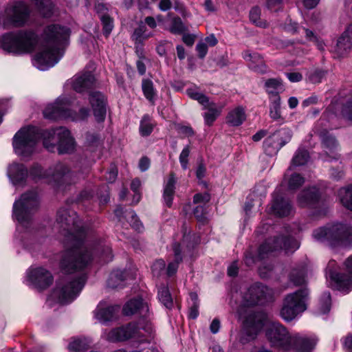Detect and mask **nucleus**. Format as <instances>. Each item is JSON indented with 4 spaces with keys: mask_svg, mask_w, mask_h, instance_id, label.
Wrapping results in <instances>:
<instances>
[{
    "mask_svg": "<svg viewBox=\"0 0 352 352\" xmlns=\"http://www.w3.org/2000/svg\"><path fill=\"white\" fill-rule=\"evenodd\" d=\"M56 223L66 232L68 248L60 261V267L65 273L72 274L85 269L94 258L93 251L100 252L104 262L111 261L113 256L110 247L100 244L93 248L84 242L85 230L75 211L60 208L57 212Z\"/></svg>",
    "mask_w": 352,
    "mask_h": 352,
    "instance_id": "f257e3e1",
    "label": "nucleus"
},
{
    "mask_svg": "<svg viewBox=\"0 0 352 352\" xmlns=\"http://www.w3.org/2000/svg\"><path fill=\"white\" fill-rule=\"evenodd\" d=\"M41 138L43 146L50 152L57 149L60 154H64L74 150V140L66 128L59 127L41 132L36 127L28 126L22 128L15 134L13 139L15 152L24 157L31 155L36 142Z\"/></svg>",
    "mask_w": 352,
    "mask_h": 352,
    "instance_id": "f03ea898",
    "label": "nucleus"
},
{
    "mask_svg": "<svg viewBox=\"0 0 352 352\" xmlns=\"http://www.w3.org/2000/svg\"><path fill=\"white\" fill-rule=\"evenodd\" d=\"M69 37V28L59 25H47L41 35L42 47L35 55L40 69L54 65L59 60L60 50L66 45Z\"/></svg>",
    "mask_w": 352,
    "mask_h": 352,
    "instance_id": "7ed1b4c3",
    "label": "nucleus"
},
{
    "mask_svg": "<svg viewBox=\"0 0 352 352\" xmlns=\"http://www.w3.org/2000/svg\"><path fill=\"white\" fill-rule=\"evenodd\" d=\"M154 329L150 321L129 322L126 325L112 329L105 335L109 342H122L134 338L138 342H150L153 338Z\"/></svg>",
    "mask_w": 352,
    "mask_h": 352,
    "instance_id": "20e7f679",
    "label": "nucleus"
},
{
    "mask_svg": "<svg viewBox=\"0 0 352 352\" xmlns=\"http://www.w3.org/2000/svg\"><path fill=\"white\" fill-rule=\"evenodd\" d=\"M312 236L316 241L333 247L352 245V228L341 223L315 229Z\"/></svg>",
    "mask_w": 352,
    "mask_h": 352,
    "instance_id": "39448f33",
    "label": "nucleus"
},
{
    "mask_svg": "<svg viewBox=\"0 0 352 352\" xmlns=\"http://www.w3.org/2000/svg\"><path fill=\"white\" fill-rule=\"evenodd\" d=\"M38 43L37 34L32 30H19L5 34L0 41V47L14 54L32 52Z\"/></svg>",
    "mask_w": 352,
    "mask_h": 352,
    "instance_id": "423d86ee",
    "label": "nucleus"
},
{
    "mask_svg": "<svg viewBox=\"0 0 352 352\" xmlns=\"http://www.w3.org/2000/svg\"><path fill=\"white\" fill-rule=\"evenodd\" d=\"M86 280L87 275L85 273L75 276H65L57 280L51 297L60 303L70 302L79 294Z\"/></svg>",
    "mask_w": 352,
    "mask_h": 352,
    "instance_id": "0eeeda50",
    "label": "nucleus"
},
{
    "mask_svg": "<svg viewBox=\"0 0 352 352\" xmlns=\"http://www.w3.org/2000/svg\"><path fill=\"white\" fill-rule=\"evenodd\" d=\"M309 295V291L305 287L286 295L280 310V316L287 322L293 320L299 314L307 309L306 302Z\"/></svg>",
    "mask_w": 352,
    "mask_h": 352,
    "instance_id": "6e6552de",
    "label": "nucleus"
},
{
    "mask_svg": "<svg viewBox=\"0 0 352 352\" xmlns=\"http://www.w3.org/2000/svg\"><path fill=\"white\" fill-rule=\"evenodd\" d=\"M71 102L65 97L58 98L53 104H49L43 111L44 117L51 120L70 118L72 120H82L87 118L89 111L87 108H81L78 113L74 112Z\"/></svg>",
    "mask_w": 352,
    "mask_h": 352,
    "instance_id": "1a4fd4ad",
    "label": "nucleus"
},
{
    "mask_svg": "<svg viewBox=\"0 0 352 352\" xmlns=\"http://www.w3.org/2000/svg\"><path fill=\"white\" fill-rule=\"evenodd\" d=\"M30 14L28 6L23 1L8 3L4 10L3 26L9 28H21L28 22Z\"/></svg>",
    "mask_w": 352,
    "mask_h": 352,
    "instance_id": "9d476101",
    "label": "nucleus"
},
{
    "mask_svg": "<svg viewBox=\"0 0 352 352\" xmlns=\"http://www.w3.org/2000/svg\"><path fill=\"white\" fill-rule=\"evenodd\" d=\"M38 206L37 194L34 191L24 193L13 206V215L21 224L28 223Z\"/></svg>",
    "mask_w": 352,
    "mask_h": 352,
    "instance_id": "9b49d317",
    "label": "nucleus"
},
{
    "mask_svg": "<svg viewBox=\"0 0 352 352\" xmlns=\"http://www.w3.org/2000/svg\"><path fill=\"white\" fill-rule=\"evenodd\" d=\"M265 336L272 347L283 352L291 351L292 333L279 322H272L266 329Z\"/></svg>",
    "mask_w": 352,
    "mask_h": 352,
    "instance_id": "f8f14e48",
    "label": "nucleus"
},
{
    "mask_svg": "<svg viewBox=\"0 0 352 352\" xmlns=\"http://www.w3.org/2000/svg\"><path fill=\"white\" fill-rule=\"evenodd\" d=\"M88 173V168L79 171H71L67 165L58 163L48 171V177H51L52 179L60 186L65 184H76L81 179H85Z\"/></svg>",
    "mask_w": 352,
    "mask_h": 352,
    "instance_id": "ddd939ff",
    "label": "nucleus"
},
{
    "mask_svg": "<svg viewBox=\"0 0 352 352\" xmlns=\"http://www.w3.org/2000/svg\"><path fill=\"white\" fill-rule=\"evenodd\" d=\"M298 248V242L290 236H282L276 239H268L259 247L258 258L263 259L267 257L269 254L280 249L289 251Z\"/></svg>",
    "mask_w": 352,
    "mask_h": 352,
    "instance_id": "4468645a",
    "label": "nucleus"
},
{
    "mask_svg": "<svg viewBox=\"0 0 352 352\" xmlns=\"http://www.w3.org/2000/svg\"><path fill=\"white\" fill-rule=\"evenodd\" d=\"M336 262L330 261L327 267V276L333 280L338 289L348 292L352 289V255L350 256L344 262L346 272L349 275L344 274L336 273L331 269Z\"/></svg>",
    "mask_w": 352,
    "mask_h": 352,
    "instance_id": "2eb2a0df",
    "label": "nucleus"
},
{
    "mask_svg": "<svg viewBox=\"0 0 352 352\" xmlns=\"http://www.w3.org/2000/svg\"><path fill=\"white\" fill-rule=\"evenodd\" d=\"M292 137V132L289 129H281L276 131L265 140L263 144L265 152L270 155L276 154L283 146L291 140Z\"/></svg>",
    "mask_w": 352,
    "mask_h": 352,
    "instance_id": "dca6fc26",
    "label": "nucleus"
},
{
    "mask_svg": "<svg viewBox=\"0 0 352 352\" xmlns=\"http://www.w3.org/2000/svg\"><path fill=\"white\" fill-rule=\"evenodd\" d=\"M264 316L260 312H250L243 321V333L247 338L242 337L241 342L244 343L254 339L257 333L263 327Z\"/></svg>",
    "mask_w": 352,
    "mask_h": 352,
    "instance_id": "f3484780",
    "label": "nucleus"
},
{
    "mask_svg": "<svg viewBox=\"0 0 352 352\" xmlns=\"http://www.w3.org/2000/svg\"><path fill=\"white\" fill-rule=\"evenodd\" d=\"M273 291L261 283H255L250 287L245 295V299L250 305L263 303L265 301L272 300Z\"/></svg>",
    "mask_w": 352,
    "mask_h": 352,
    "instance_id": "a211bd4d",
    "label": "nucleus"
},
{
    "mask_svg": "<svg viewBox=\"0 0 352 352\" xmlns=\"http://www.w3.org/2000/svg\"><path fill=\"white\" fill-rule=\"evenodd\" d=\"M28 278L32 284L40 290L47 289L54 281L52 273L43 267L32 269L29 272Z\"/></svg>",
    "mask_w": 352,
    "mask_h": 352,
    "instance_id": "6ab92c4d",
    "label": "nucleus"
},
{
    "mask_svg": "<svg viewBox=\"0 0 352 352\" xmlns=\"http://www.w3.org/2000/svg\"><path fill=\"white\" fill-rule=\"evenodd\" d=\"M122 311L125 316L139 314L142 318L139 321H150L146 320L149 314L148 303L141 298H134L126 302L123 307Z\"/></svg>",
    "mask_w": 352,
    "mask_h": 352,
    "instance_id": "aec40b11",
    "label": "nucleus"
},
{
    "mask_svg": "<svg viewBox=\"0 0 352 352\" xmlns=\"http://www.w3.org/2000/svg\"><path fill=\"white\" fill-rule=\"evenodd\" d=\"M89 100L96 120L98 122L104 121L107 113V98L100 91H94L89 94Z\"/></svg>",
    "mask_w": 352,
    "mask_h": 352,
    "instance_id": "412c9836",
    "label": "nucleus"
},
{
    "mask_svg": "<svg viewBox=\"0 0 352 352\" xmlns=\"http://www.w3.org/2000/svg\"><path fill=\"white\" fill-rule=\"evenodd\" d=\"M320 198V192L316 186L304 189L298 195L297 203L301 208L311 207L316 204Z\"/></svg>",
    "mask_w": 352,
    "mask_h": 352,
    "instance_id": "4be33fe9",
    "label": "nucleus"
},
{
    "mask_svg": "<svg viewBox=\"0 0 352 352\" xmlns=\"http://www.w3.org/2000/svg\"><path fill=\"white\" fill-rule=\"evenodd\" d=\"M316 342L314 340L297 333L292 334L291 339V351L296 352H311Z\"/></svg>",
    "mask_w": 352,
    "mask_h": 352,
    "instance_id": "5701e85b",
    "label": "nucleus"
},
{
    "mask_svg": "<svg viewBox=\"0 0 352 352\" xmlns=\"http://www.w3.org/2000/svg\"><path fill=\"white\" fill-rule=\"evenodd\" d=\"M243 57L248 63V66L251 69L260 74L267 72V67L261 54L247 51L243 54Z\"/></svg>",
    "mask_w": 352,
    "mask_h": 352,
    "instance_id": "b1692460",
    "label": "nucleus"
},
{
    "mask_svg": "<svg viewBox=\"0 0 352 352\" xmlns=\"http://www.w3.org/2000/svg\"><path fill=\"white\" fill-rule=\"evenodd\" d=\"M120 307L116 305H106L100 302L94 311L95 317L102 322L111 321L116 318Z\"/></svg>",
    "mask_w": 352,
    "mask_h": 352,
    "instance_id": "393cba45",
    "label": "nucleus"
},
{
    "mask_svg": "<svg viewBox=\"0 0 352 352\" xmlns=\"http://www.w3.org/2000/svg\"><path fill=\"white\" fill-rule=\"evenodd\" d=\"M95 83V78L90 72H85L75 76L72 82L73 89L78 93H82L91 88Z\"/></svg>",
    "mask_w": 352,
    "mask_h": 352,
    "instance_id": "a878e982",
    "label": "nucleus"
},
{
    "mask_svg": "<svg viewBox=\"0 0 352 352\" xmlns=\"http://www.w3.org/2000/svg\"><path fill=\"white\" fill-rule=\"evenodd\" d=\"M270 212L277 217H286L293 210V207L288 200L282 197H274L270 206Z\"/></svg>",
    "mask_w": 352,
    "mask_h": 352,
    "instance_id": "bb28decb",
    "label": "nucleus"
},
{
    "mask_svg": "<svg viewBox=\"0 0 352 352\" xmlns=\"http://www.w3.org/2000/svg\"><path fill=\"white\" fill-rule=\"evenodd\" d=\"M322 144L325 149L324 155L333 159H338L339 155L337 153L338 145L334 137L329 134L327 131H321L319 134Z\"/></svg>",
    "mask_w": 352,
    "mask_h": 352,
    "instance_id": "cd10ccee",
    "label": "nucleus"
},
{
    "mask_svg": "<svg viewBox=\"0 0 352 352\" xmlns=\"http://www.w3.org/2000/svg\"><path fill=\"white\" fill-rule=\"evenodd\" d=\"M264 88L270 99L280 97L279 94L284 91L283 80L280 78H268L265 80Z\"/></svg>",
    "mask_w": 352,
    "mask_h": 352,
    "instance_id": "c85d7f7f",
    "label": "nucleus"
},
{
    "mask_svg": "<svg viewBox=\"0 0 352 352\" xmlns=\"http://www.w3.org/2000/svg\"><path fill=\"white\" fill-rule=\"evenodd\" d=\"M176 177L174 173H170L167 181L164 184L163 198L166 205L171 207L175 195Z\"/></svg>",
    "mask_w": 352,
    "mask_h": 352,
    "instance_id": "c756f323",
    "label": "nucleus"
},
{
    "mask_svg": "<svg viewBox=\"0 0 352 352\" xmlns=\"http://www.w3.org/2000/svg\"><path fill=\"white\" fill-rule=\"evenodd\" d=\"M351 49L352 38L342 34L333 48V53L338 58H340L348 54Z\"/></svg>",
    "mask_w": 352,
    "mask_h": 352,
    "instance_id": "7c9ffc66",
    "label": "nucleus"
},
{
    "mask_svg": "<svg viewBox=\"0 0 352 352\" xmlns=\"http://www.w3.org/2000/svg\"><path fill=\"white\" fill-rule=\"evenodd\" d=\"M245 110L241 107H238L229 112L227 116V122L234 126L241 125L245 120Z\"/></svg>",
    "mask_w": 352,
    "mask_h": 352,
    "instance_id": "2f4dec72",
    "label": "nucleus"
},
{
    "mask_svg": "<svg viewBox=\"0 0 352 352\" xmlns=\"http://www.w3.org/2000/svg\"><path fill=\"white\" fill-rule=\"evenodd\" d=\"M222 107H217L216 104L214 102H209V104H206V107L204 109H207V112L204 113V120L207 125L210 126L215 121L217 117L220 115Z\"/></svg>",
    "mask_w": 352,
    "mask_h": 352,
    "instance_id": "473e14b6",
    "label": "nucleus"
},
{
    "mask_svg": "<svg viewBox=\"0 0 352 352\" xmlns=\"http://www.w3.org/2000/svg\"><path fill=\"white\" fill-rule=\"evenodd\" d=\"M173 250L174 252L175 259L168 265L166 273L168 276H171L176 273L179 263L182 261L180 245L177 243H175L173 245Z\"/></svg>",
    "mask_w": 352,
    "mask_h": 352,
    "instance_id": "72a5a7b5",
    "label": "nucleus"
},
{
    "mask_svg": "<svg viewBox=\"0 0 352 352\" xmlns=\"http://www.w3.org/2000/svg\"><path fill=\"white\" fill-rule=\"evenodd\" d=\"M289 280L296 286H301L306 284V269L305 266L299 269L294 268L289 274Z\"/></svg>",
    "mask_w": 352,
    "mask_h": 352,
    "instance_id": "f704fd0d",
    "label": "nucleus"
},
{
    "mask_svg": "<svg viewBox=\"0 0 352 352\" xmlns=\"http://www.w3.org/2000/svg\"><path fill=\"white\" fill-rule=\"evenodd\" d=\"M142 90L144 97L152 104H154L157 96V91L154 88L151 80L143 78L142 80Z\"/></svg>",
    "mask_w": 352,
    "mask_h": 352,
    "instance_id": "c9c22d12",
    "label": "nucleus"
},
{
    "mask_svg": "<svg viewBox=\"0 0 352 352\" xmlns=\"http://www.w3.org/2000/svg\"><path fill=\"white\" fill-rule=\"evenodd\" d=\"M8 173L18 182L23 180L28 176V170L23 164L14 163L10 167Z\"/></svg>",
    "mask_w": 352,
    "mask_h": 352,
    "instance_id": "e433bc0d",
    "label": "nucleus"
},
{
    "mask_svg": "<svg viewBox=\"0 0 352 352\" xmlns=\"http://www.w3.org/2000/svg\"><path fill=\"white\" fill-rule=\"evenodd\" d=\"M338 196L342 204L352 211V185L340 188Z\"/></svg>",
    "mask_w": 352,
    "mask_h": 352,
    "instance_id": "4c0bfd02",
    "label": "nucleus"
},
{
    "mask_svg": "<svg viewBox=\"0 0 352 352\" xmlns=\"http://www.w3.org/2000/svg\"><path fill=\"white\" fill-rule=\"evenodd\" d=\"M32 1L44 17H50L52 15L53 7L51 0H32Z\"/></svg>",
    "mask_w": 352,
    "mask_h": 352,
    "instance_id": "58836bf2",
    "label": "nucleus"
},
{
    "mask_svg": "<svg viewBox=\"0 0 352 352\" xmlns=\"http://www.w3.org/2000/svg\"><path fill=\"white\" fill-rule=\"evenodd\" d=\"M125 278V273L123 271L115 270L110 274L107 282L108 286L111 288H117L121 285Z\"/></svg>",
    "mask_w": 352,
    "mask_h": 352,
    "instance_id": "ea45409f",
    "label": "nucleus"
},
{
    "mask_svg": "<svg viewBox=\"0 0 352 352\" xmlns=\"http://www.w3.org/2000/svg\"><path fill=\"white\" fill-rule=\"evenodd\" d=\"M90 342L87 339H75L68 345V349L71 352H82L89 347Z\"/></svg>",
    "mask_w": 352,
    "mask_h": 352,
    "instance_id": "a19ab883",
    "label": "nucleus"
},
{
    "mask_svg": "<svg viewBox=\"0 0 352 352\" xmlns=\"http://www.w3.org/2000/svg\"><path fill=\"white\" fill-rule=\"evenodd\" d=\"M271 100L270 105V116L274 120L282 119L280 112V97H276Z\"/></svg>",
    "mask_w": 352,
    "mask_h": 352,
    "instance_id": "79ce46f5",
    "label": "nucleus"
},
{
    "mask_svg": "<svg viewBox=\"0 0 352 352\" xmlns=\"http://www.w3.org/2000/svg\"><path fill=\"white\" fill-rule=\"evenodd\" d=\"M153 129V124L151 122V117L144 115L140 122V132L142 136H147L151 133Z\"/></svg>",
    "mask_w": 352,
    "mask_h": 352,
    "instance_id": "37998d69",
    "label": "nucleus"
},
{
    "mask_svg": "<svg viewBox=\"0 0 352 352\" xmlns=\"http://www.w3.org/2000/svg\"><path fill=\"white\" fill-rule=\"evenodd\" d=\"M158 296L160 300L166 308L170 309L173 307V300L169 290L166 287H162L159 289Z\"/></svg>",
    "mask_w": 352,
    "mask_h": 352,
    "instance_id": "c03bdc74",
    "label": "nucleus"
},
{
    "mask_svg": "<svg viewBox=\"0 0 352 352\" xmlns=\"http://www.w3.org/2000/svg\"><path fill=\"white\" fill-rule=\"evenodd\" d=\"M146 29V26L142 24L135 29L131 38L135 45H142L143 41L149 36L145 34Z\"/></svg>",
    "mask_w": 352,
    "mask_h": 352,
    "instance_id": "a18cd8bd",
    "label": "nucleus"
},
{
    "mask_svg": "<svg viewBox=\"0 0 352 352\" xmlns=\"http://www.w3.org/2000/svg\"><path fill=\"white\" fill-rule=\"evenodd\" d=\"M186 93L190 98L197 100L204 107H206V104H209V98L206 95L197 91L195 89H188Z\"/></svg>",
    "mask_w": 352,
    "mask_h": 352,
    "instance_id": "49530a36",
    "label": "nucleus"
},
{
    "mask_svg": "<svg viewBox=\"0 0 352 352\" xmlns=\"http://www.w3.org/2000/svg\"><path fill=\"white\" fill-rule=\"evenodd\" d=\"M305 183V178L300 174L294 173L288 179L287 186L288 189L291 190H296L298 189Z\"/></svg>",
    "mask_w": 352,
    "mask_h": 352,
    "instance_id": "de8ad7c7",
    "label": "nucleus"
},
{
    "mask_svg": "<svg viewBox=\"0 0 352 352\" xmlns=\"http://www.w3.org/2000/svg\"><path fill=\"white\" fill-rule=\"evenodd\" d=\"M331 307V296L329 292H324L319 301V312L324 314L329 311Z\"/></svg>",
    "mask_w": 352,
    "mask_h": 352,
    "instance_id": "09e8293b",
    "label": "nucleus"
},
{
    "mask_svg": "<svg viewBox=\"0 0 352 352\" xmlns=\"http://www.w3.org/2000/svg\"><path fill=\"white\" fill-rule=\"evenodd\" d=\"M261 10L258 7L252 8L250 12V19L256 26L265 28L267 26V23L262 21L260 18Z\"/></svg>",
    "mask_w": 352,
    "mask_h": 352,
    "instance_id": "8fccbe9b",
    "label": "nucleus"
},
{
    "mask_svg": "<svg viewBox=\"0 0 352 352\" xmlns=\"http://www.w3.org/2000/svg\"><path fill=\"white\" fill-rule=\"evenodd\" d=\"M186 30L182 19L179 17H174L170 27V31L175 34H181Z\"/></svg>",
    "mask_w": 352,
    "mask_h": 352,
    "instance_id": "3c124183",
    "label": "nucleus"
},
{
    "mask_svg": "<svg viewBox=\"0 0 352 352\" xmlns=\"http://www.w3.org/2000/svg\"><path fill=\"white\" fill-rule=\"evenodd\" d=\"M309 159V153L306 150L299 149L292 159V164L295 166L304 165Z\"/></svg>",
    "mask_w": 352,
    "mask_h": 352,
    "instance_id": "603ef678",
    "label": "nucleus"
},
{
    "mask_svg": "<svg viewBox=\"0 0 352 352\" xmlns=\"http://www.w3.org/2000/svg\"><path fill=\"white\" fill-rule=\"evenodd\" d=\"M126 212V219L129 221V223L133 228H135L136 230L140 231L142 228V225L139 221L135 212L132 210H129V212Z\"/></svg>",
    "mask_w": 352,
    "mask_h": 352,
    "instance_id": "864d4df0",
    "label": "nucleus"
},
{
    "mask_svg": "<svg viewBox=\"0 0 352 352\" xmlns=\"http://www.w3.org/2000/svg\"><path fill=\"white\" fill-rule=\"evenodd\" d=\"M100 20L102 24L103 32L106 36H108L111 33L113 28V19L107 14L102 15Z\"/></svg>",
    "mask_w": 352,
    "mask_h": 352,
    "instance_id": "5fc2aeb1",
    "label": "nucleus"
},
{
    "mask_svg": "<svg viewBox=\"0 0 352 352\" xmlns=\"http://www.w3.org/2000/svg\"><path fill=\"white\" fill-rule=\"evenodd\" d=\"M30 175L34 179H41L44 177H48V171H43L41 166L38 164H34L30 169Z\"/></svg>",
    "mask_w": 352,
    "mask_h": 352,
    "instance_id": "6e6d98bb",
    "label": "nucleus"
},
{
    "mask_svg": "<svg viewBox=\"0 0 352 352\" xmlns=\"http://www.w3.org/2000/svg\"><path fill=\"white\" fill-rule=\"evenodd\" d=\"M190 153V148L189 146H186L183 148L180 155H179V162L181 166L184 170H186L188 168V157Z\"/></svg>",
    "mask_w": 352,
    "mask_h": 352,
    "instance_id": "4d7b16f0",
    "label": "nucleus"
},
{
    "mask_svg": "<svg viewBox=\"0 0 352 352\" xmlns=\"http://www.w3.org/2000/svg\"><path fill=\"white\" fill-rule=\"evenodd\" d=\"M210 200V195L208 192L204 193H197L193 197V203L195 204H199L206 206L207 203Z\"/></svg>",
    "mask_w": 352,
    "mask_h": 352,
    "instance_id": "13d9d810",
    "label": "nucleus"
},
{
    "mask_svg": "<svg viewBox=\"0 0 352 352\" xmlns=\"http://www.w3.org/2000/svg\"><path fill=\"white\" fill-rule=\"evenodd\" d=\"M342 114L344 118L352 122V98L343 105Z\"/></svg>",
    "mask_w": 352,
    "mask_h": 352,
    "instance_id": "bf43d9fd",
    "label": "nucleus"
},
{
    "mask_svg": "<svg viewBox=\"0 0 352 352\" xmlns=\"http://www.w3.org/2000/svg\"><path fill=\"white\" fill-rule=\"evenodd\" d=\"M165 262L162 259L157 260L152 265V272L154 276H159L165 268Z\"/></svg>",
    "mask_w": 352,
    "mask_h": 352,
    "instance_id": "052dcab7",
    "label": "nucleus"
},
{
    "mask_svg": "<svg viewBox=\"0 0 352 352\" xmlns=\"http://www.w3.org/2000/svg\"><path fill=\"white\" fill-rule=\"evenodd\" d=\"M118 176V169L115 165H111L105 175V179L109 183L113 182Z\"/></svg>",
    "mask_w": 352,
    "mask_h": 352,
    "instance_id": "680f3d73",
    "label": "nucleus"
},
{
    "mask_svg": "<svg viewBox=\"0 0 352 352\" xmlns=\"http://www.w3.org/2000/svg\"><path fill=\"white\" fill-rule=\"evenodd\" d=\"M326 72L322 70H316L310 75V80L314 82H320L323 77H324Z\"/></svg>",
    "mask_w": 352,
    "mask_h": 352,
    "instance_id": "e2e57ef3",
    "label": "nucleus"
},
{
    "mask_svg": "<svg viewBox=\"0 0 352 352\" xmlns=\"http://www.w3.org/2000/svg\"><path fill=\"white\" fill-rule=\"evenodd\" d=\"M206 207L203 205H198L194 209V214L199 221H202L204 219V214L206 213Z\"/></svg>",
    "mask_w": 352,
    "mask_h": 352,
    "instance_id": "0e129e2a",
    "label": "nucleus"
},
{
    "mask_svg": "<svg viewBox=\"0 0 352 352\" xmlns=\"http://www.w3.org/2000/svg\"><path fill=\"white\" fill-rule=\"evenodd\" d=\"M196 50L198 52L199 57L201 58H204L208 52L207 44L203 42H200L197 43L196 46Z\"/></svg>",
    "mask_w": 352,
    "mask_h": 352,
    "instance_id": "69168bd1",
    "label": "nucleus"
},
{
    "mask_svg": "<svg viewBox=\"0 0 352 352\" xmlns=\"http://www.w3.org/2000/svg\"><path fill=\"white\" fill-rule=\"evenodd\" d=\"M282 4V0H266L267 7L273 11H277L280 9Z\"/></svg>",
    "mask_w": 352,
    "mask_h": 352,
    "instance_id": "338daca9",
    "label": "nucleus"
},
{
    "mask_svg": "<svg viewBox=\"0 0 352 352\" xmlns=\"http://www.w3.org/2000/svg\"><path fill=\"white\" fill-rule=\"evenodd\" d=\"M93 195H94V192L92 190L85 189V190H83L82 191H81V192L79 194L78 199V201H83L89 199L90 198H91L93 197Z\"/></svg>",
    "mask_w": 352,
    "mask_h": 352,
    "instance_id": "774afa93",
    "label": "nucleus"
}]
</instances>
